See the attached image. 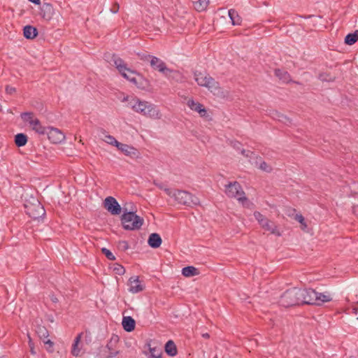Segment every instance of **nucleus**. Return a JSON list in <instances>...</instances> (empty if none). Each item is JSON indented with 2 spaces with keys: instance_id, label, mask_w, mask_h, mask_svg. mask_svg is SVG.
<instances>
[{
  "instance_id": "obj_1",
  "label": "nucleus",
  "mask_w": 358,
  "mask_h": 358,
  "mask_svg": "<svg viewBox=\"0 0 358 358\" xmlns=\"http://www.w3.org/2000/svg\"><path fill=\"white\" fill-rule=\"evenodd\" d=\"M122 101H127L128 106H130L135 112L152 119H160L161 113L157 107L146 101H141L136 97L126 96H124Z\"/></svg>"
},
{
  "instance_id": "obj_2",
  "label": "nucleus",
  "mask_w": 358,
  "mask_h": 358,
  "mask_svg": "<svg viewBox=\"0 0 358 358\" xmlns=\"http://www.w3.org/2000/svg\"><path fill=\"white\" fill-rule=\"evenodd\" d=\"M165 192L180 204L190 207L200 205L199 199L187 191L179 189L172 191L170 189H165Z\"/></svg>"
},
{
  "instance_id": "obj_3",
  "label": "nucleus",
  "mask_w": 358,
  "mask_h": 358,
  "mask_svg": "<svg viewBox=\"0 0 358 358\" xmlns=\"http://www.w3.org/2000/svg\"><path fill=\"white\" fill-rule=\"evenodd\" d=\"M122 227L126 230H137L143 224L144 220L142 217L128 209H124V213L120 217Z\"/></svg>"
},
{
  "instance_id": "obj_4",
  "label": "nucleus",
  "mask_w": 358,
  "mask_h": 358,
  "mask_svg": "<svg viewBox=\"0 0 358 358\" xmlns=\"http://www.w3.org/2000/svg\"><path fill=\"white\" fill-rule=\"evenodd\" d=\"M138 56L141 60L144 62H149L153 70L159 71L165 76H169L173 72V70L166 66V64L164 61L155 56L147 54H143L142 55H138Z\"/></svg>"
},
{
  "instance_id": "obj_5",
  "label": "nucleus",
  "mask_w": 358,
  "mask_h": 358,
  "mask_svg": "<svg viewBox=\"0 0 358 358\" xmlns=\"http://www.w3.org/2000/svg\"><path fill=\"white\" fill-rule=\"evenodd\" d=\"M225 194L229 198H236L243 206L245 205V202L248 201L241 185L236 181L229 182L225 185Z\"/></svg>"
},
{
  "instance_id": "obj_6",
  "label": "nucleus",
  "mask_w": 358,
  "mask_h": 358,
  "mask_svg": "<svg viewBox=\"0 0 358 358\" xmlns=\"http://www.w3.org/2000/svg\"><path fill=\"white\" fill-rule=\"evenodd\" d=\"M298 288L294 287L285 291L280 297L279 303L280 306L288 308L294 306H299Z\"/></svg>"
},
{
  "instance_id": "obj_7",
  "label": "nucleus",
  "mask_w": 358,
  "mask_h": 358,
  "mask_svg": "<svg viewBox=\"0 0 358 358\" xmlns=\"http://www.w3.org/2000/svg\"><path fill=\"white\" fill-rule=\"evenodd\" d=\"M194 77L199 85L206 87L211 92L220 88L219 83L208 73L196 71L194 72Z\"/></svg>"
},
{
  "instance_id": "obj_8",
  "label": "nucleus",
  "mask_w": 358,
  "mask_h": 358,
  "mask_svg": "<svg viewBox=\"0 0 358 358\" xmlns=\"http://www.w3.org/2000/svg\"><path fill=\"white\" fill-rule=\"evenodd\" d=\"M24 206L27 214L34 219L42 217L45 214L43 206L37 199L33 198L32 202H26Z\"/></svg>"
},
{
  "instance_id": "obj_9",
  "label": "nucleus",
  "mask_w": 358,
  "mask_h": 358,
  "mask_svg": "<svg viewBox=\"0 0 358 358\" xmlns=\"http://www.w3.org/2000/svg\"><path fill=\"white\" fill-rule=\"evenodd\" d=\"M298 293L301 305H315L316 303L317 292L315 289L298 288Z\"/></svg>"
},
{
  "instance_id": "obj_10",
  "label": "nucleus",
  "mask_w": 358,
  "mask_h": 358,
  "mask_svg": "<svg viewBox=\"0 0 358 358\" xmlns=\"http://www.w3.org/2000/svg\"><path fill=\"white\" fill-rule=\"evenodd\" d=\"M254 216L264 229L270 231L273 234L280 236V234L279 231H277L276 227L274 224V223L270 221L268 219H267L261 213L255 211L254 213Z\"/></svg>"
},
{
  "instance_id": "obj_11",
  "label": "nucleus",
  "mask_w": 358,
  "mask_h": 358,
  "mask_svg": "<svg viewBox=\"0 0 358 358\" xmlns=\"http://www.w3.org/2000/svg\"><path fill=\"white\" fill-rule=\"evenodd\" d=\"M113 146L117 147L119 151L131 159H138L140 157V152L136 148L127 144L120 143L115 138H113Z\"/></svg>"
},
{
  "instance_id": "obj_12",
  "label": "nucleus",
  "mask_w": 358,
  "mask_h": 358,
  "mask_svg": "<svg viewBox=\"0 0 358 358\" xmlns=\"http://www.w3.org/2000/svg\"><path fill=\"white\" fill-rule=\"evenodd\" d=\"M113 64L117 69L120 74L127 80H129L131 76L136 74V71H132L130 68L127 67V64L120 58H115L113 55Z\"/></svg>"
},
{
  "instance_id": "obj_13",
  "label": "nucleus",
  "mask_w": 358,
  "mask_h": 358,
  "mask_svg": "<svg viewBox=\"0 0 358 358\" xmlns=\"http://www.w3.org/2000/svg\"><path fill=\"white\" fill-rule=\"evenodd\" d=\"M48 139L55 144L60 143L65 139V135L57 128L48 127L46 134Z\"/></svg>"
},
{
  "instance_id": "obj_14",
  "label": "nucleus",
  "mask_w": 358,
  "mask_h": 358,
  "mask_svg": "<svg viewBox=\"0 0 358 358\" xmlns=\"http://www.w3.org/2000/svg\"><path fill=\"white\" fill-rule=\"evenodd\" d=\"M135 75H136V77L131 76L129 80L134 83L138 89L148 90L150 87V81L136 72Z\"/></svg>"
},
{
  "instance_id": "obj_15",
  "label": "nucleus",
  "mask_w": 358,
  "mask_h": 358,
  "mask_svg": "<svg viewBox=\"0 0 358 358\" xmlns=\"http://www.w3.org/2000/svg\"><path fill=\"white\" fill-rule=\"evenodd\" d=\"M129 281V290L134 294L142 292L145 289L144 285L139 280L138 277H131Z\"/></svg>"
},
{
  "instance_id": "obj_16",
  "label": "nucleus",
  "mask_w": 358,
  "mask_h": 358,
  "mask_svg": "<svg viewBox=\"0 0 358 358\" xmlns=\"http://www.w3.org/2000/svg\"><path fill=\"white\" fill-rule=\"evenodd\" d=\"M187 106L191 110L198 112L201 117H205L207 114V111L203 106L199 102H195L194 100H189L187 101Z\"/></svg>"
},
{
  "instance_id": "obj_17",
  "label": "nucleus",
  "mask_w": 358,
  "mask_h": 358,
  "mask_svg": "<svg viewBox=\"0 0 358 358\" xmlns=\"http://www.w3.org/2000/svg\"><path fill=\"white\" fill-rule=\"evenodd\" d=\"M162 243V238L157 233H152L149 236L148 243L152 248H158Z\"/></svg>"
},
{
  "instance_id": "obj_18",
  "label": "nucleus",
  "mask_w": 358,
  "mask_h": 358,
  "mask_svg": "<svg viewBox=\"0 0 358 358\" xmlns=\"http://www.w3.org/2000/svg\"><path fill=\"white\" fill-rule=\"evenodd\" d=\"M122 325L126 331L131 332L135 329L136 322L130 316L123 317Z\"/></svg>"
},
{
  "instance_id": "obj_19",
  "label": "nucleus",
  "mask_w": 358,
  "mask_h": 358,
  "mask_svg": "<svg viewBox=\"0 0 358 358\" xmlns=\"http://www.w3.org/2000/svg\"><path fill=\"white\" fill-rule=\"evenodd\" d=\"M30 126L34 131L40 135L45 134L48 130V127H45L41 125L38 119H34V120H31L30 122Z\"/></svg>"
},
{
  "instance_id": "obj_20",
  "label": "nucleus",
  "mask_w": 358,
  "mask_h": 358,
  "mask_svg": "<svg viewBox=\"0 0 358 358\" xmlns=\"http://www.w3.org/2000/svg\"><path fill=\"white\" fill-rule=\"evenodd\" d=\"M83 334H79L75 338L72 345L71 353L73 356L78 357L80 355L82 347L80 346V342L83 338Z\"/></svg>"
},
{
  "instance_id": "obj_21",
  "label": "nucleus",
  "mask_w": 358,
  "mask_h": 358,
  "mask_svg": "<svg viewBox=\"0 0 358 358\" xmlns=\"http://www.w3.org/2000/svg\"><path fill=\"white\" fill-rule=\"evenodd\" d=\"M23 34H24V36L26 38L33 39L37 36L38 31H37L36 28H35L31 25H27L24 27Z\"/></svg>"
},
{
  "instance_id": "obj_22",
  "label": "nucleus",
  "mask_w": 358,
  "mask_h": 358,
  "mask_svg": "<svg viewBox=\"0 0 358 358\" xmlns=\"http://www.w3.org/2000/svg\"><path fill=\"white\" fill-rule=\"evenodd\" d=\"M332 300V297L329 292L320 293L317 292V300L315 305L321 306L325 302H329Z\"/></svg>"
},
{
  "instance_id": "obj_23",
  "label": "nucleus",
  "mask_w": 358,
  "mask_h": 358,
  "mask_svg": "<svg viewBox=\"0 0 358 358\" xmlns=\"http://www.w3.org/2000/svg\"><path fill=\"white\" fill-rule=\"evenodd\" d=\"M275 76L285 83H288L291 81V76L287 71L275 69Z\"/></svg>"
},
{
  "instance_id": "obj_24",
  "label": "nucleus",
  "mask_w": 358,
  "mask_h": 358,
  "mask_svg": "<svg viewBox=\"0 0 358 358\" xmlns=\"http://www.w3.org/2000/svg\"><path fill=\"white\" fill-rule=\"evenodd\" d=\"M228 14L233 25H240L241 24L242 18L235 9H229Z\"/></svg>"
},
{
  "instance_id": "obj_25",
  "label": "nucleus",
  "mask_w": 358,
  "mask_h": 358,
  "mask_svg": "<svg viewBox=\"0 0 358 358\" xmlns=\"http://www.w3.org/2000/svg\"><path fill=\"white\" fill-rule=\"evenodd\" d=\"M165 352L171 357L177 355L178 350L176 344L171 340H169L165 345Z\"/></svg>"
},
{
  "instance_id": "obj_26",
  "label": "nucleus",
  "mask_w": 358,
  "mask_h": 358,
  "mask_svg": "<svg viewBox=\"0 0 358 358\" xmlns=\"http://www.w3.org/2000/svg\"><path fill=\"white\" fill-rule=\"evenodd\" d=\"M182 274L185 277H192L199 275V271L196 268L188 266L182 269Z\"/></svg>"
},
{
  "instance_id": "obj_27",
  "label": "nucleus",
  "mask_w": 358,
  "mask_h": 358,
  "mask_svg": "<svg viewBox=\"0 0 358 358\" xmlns=\"http://www.w3.org/2000/svg\"><path fill=\"white\" fill-rule=\"evenodd\" d=\"M210 3L209 0H198L193 2L194 8L198 12H202L206 10L208 4Z\"/></svg>"
},
{
  "instance_id": "obj_28",
  "label": "nucleus",
  "mask_w": 358,
  "mask_h": 358,
  "mask_svg": "<svg viewBox=\"0 0 358 358\" xmlns=\"http://www.w3.org/2000/svg\"><path fill=\"white\" fill-rule=\"evenodd\" d=\"M124 209H128L124 203L122 206L113 198V215H119L121 213H124Z\"/></svg>"
},
{
  "instance_id": "obj_29",
  "label": "nucleus",
  "mask_w": 358,
  "mask_h": 358,
  "mask_svg": "<svg viewBox=\"0 0 358 358\" xmlns=\"http://www.w3.org/2000/svg\"><path fill=\"white\" fill-rule=\"evenodd\" d=\"M358 40V30L354 33L348 34L345 38V43L349 45L355 44Z\"/></svg>"
},
{
  "instance_id": "obj_30",
  "label": "nucleus",
  "mask_w": 358,
  "mask_h": 358,
  "mask_svg": "<svg viewBox=\"0 0 358 358\" xmlns=\"http://www.w3.org/2000/svg\"><path fill=\"white\" fill-rule=\"evenodd\" d=\"M15 143L17 146L22 147L27 143V136L22 133L17 134L15 136Z\"/></svg>"
},
{
  "instance_id": "obj_31",
  "label": "nucleus",
  "mask_w": 358,
  "mask_h": 358,
  "mask_svg": "<svg viewBox=\"0 0 358 358\" xmlns=\"http://www.w3.org/2000/svg\"><path fill=\"white\" fill-rule=\"evenodd\" d=\"M98 136L102 141L112 144V136L109 135L103 129H98Z\"/></svg>"
},
{
  "instance_id": "obj_32",
  "label": "nucleus",
  "mask_w": 358,
  "mask_h": 358,
  "mask_svg": "<svg viewBox=\"0 0 358 358\" xmlns=\"http://www.w3.org/2000/svg\"><path fill=\"white\" fill-rule=\"evenodd\" d=\"M318 78L323 82H333L335 80V77L331 76L327 73H321L318 76Z\"/></svg>"
},
{
  "instance_id": "obj_33",
  "label": "nucleus",
  "mask_w": 358,
  "mask_h": 358,
  "mask_svg": "<svg viewBox=\"0 0 358 358\" xmlns=\"http://www.w3.org/2000/svg\"><path fill=\"white\" fill-rule=\"evenodd\" d=\"M113 272L115 274L122 275L125 273V268L117 263L113 264Z\"/></svg>"
},
{
  "instance_id": "obj_34",
  "label": "nucleus",
  "mask_w": 358,
  "mask_h": 358,
  "mask_svg": "<svg viewBox=\"0 0 358 358\" xmlns=\"http://www.w3.org/2000/svg\"><path fill=\"white\" fill-rule=\"evenodd\" d=\"M37 333L41 338H47L49 336L48 330L44 327H40Z\"/></svg>"
},
{
  "instance_id": "obj_35",
  "label": "nucleus",
  "mask_w": 358,
  "mask_h": 358,
  "mask_svg": "<svg viewBox=\"0 0 358 358\" xmlns=\"http://www.w3.org/2000/svg\"><path fill=\"white\" fill-rule=\"evenodd\" d=\"M117 247L119 250L125 251L129 248V244L126 241H121L118 242Z\"/></svg>"
},
{
  "instance_id": "obj_36",
  "label": "nucleus",
  "mask_w": 358,
  "mask_h": 358,
  "mask_svg": "<svg viewBox=\"0 0 358 358\" xmlns=\"http://www.w3.org/2000/svg\"><path fill=\"white\" fill-rule=\"evenodd\" d=\"M104 206L108 211L112 213V196L106 198Z\"/></svg>"
},
{
  "instance_id": "obj_37",
  "label": "nucleus",
  "mask_w": 358,
  "mask_h": 358,
  "mask_svg": "<svg viewBox=\"0 0 358 358\" xmlns=\"http://www.w3.org/2000/svg\"><path fill=\"white\" fill-rule=\"evenodd\" d=\"M259 168L267 173H270L272 171V168L271 166H269L266 162H262L259 166Z\"/></svg>"
},
{
  "instance_id": "obj_38",
  "label": "nucleus",
  "mask_w": 358,
  "mask_h": 358,
  "mask_svg": "<svg viewBox=\"0 0 358 358\" xmlns=\"http://www.w3.org/2000/svg\"><path fill=\"white\" fill-rule=\"evenodd\" d=\"M21 117L29 124L31 120H34V119H33V113H23L21 114Z\"/></svg>"
},
{
  "instance_id": "obj_39",
  "label": "nucleus",
  "mask_w": 358,
  "mask_h": 358,
  "mask_svg": "<svg viewBox=\"0 0 358 358\" xmlns=\"http://www.w3.org/2000/svg\"><path fill=\"white\" fill-rule=\"evenodd\" d=\"M43 343L45 345V348L48 352H52L53 351L54 343L50 340L48 339L46 341H43Z\"/></svg>"
},
{
  "instance_id": "obj_40",
  "label": "nucleus",
  "mask_w": 358,
  "mask_h": 358,
  "mask_svg": "<svg viewBox=\"0 0 358 358\" xmlns=\"http://www.w3.org/2000/svg\"><path fill=\"white\" fill-rule=\"evenodd\" d=\"M241 154L243 155H244L245 157L250 158V159L252 158V157L257 158V157L256 156V155L253 152H251L250 150H246L245 149L241 150Z\"/></svg>"
},
{
  "instance_id": "obj_41",
  "label": "nucleus",
  "mask_w": 358,
  "mask_h": 358,
  "mask_svg": "<svg viewBox=\"0 0 358 358\" xmlns=\"http://www.w3.org/2000/svg\"><path fill=\"white\" fill-rule=\"evenodd\" d=\"M151 356L155 358H161V352L156 348H150Z\"/></svg>"
},
{
  "instance_id": "obj_42",
  "label": "nucleus",
  "mask_w": 358,
  "mask_h": 358,
  "mask_svg": "<svg viewBox=\"0 0 358 358\" xmlns=\"http://www.w3.org/2000/svg\"><path fill=\"white\" fill-rule=\"evenodd\" d=\"M83 334V338H84L85 342L88 344L92 341V335L90 331H86L85 332H82Z\"/></svg>"
},
{
  "instance_id": "obj_43",
  "label": "nucleus",
  "mask_w": 358,
  "mask_h": 358,
  "mask_svg": "<svg viewBox=\"0 0 358 358\" xmlns=\"http://www.w3.org/2000/svg\"><path fill=\"white\" fill-rule=\"evenodd\" d=\"M278 120L284 122L285 124H288V123L290 124L291 123V120L282 114L278 115Z\"/></svg>"
},
{
  "instance_id": "obj_44",
  "label": "nucleus",
  "mask_w": 358,
  "mask_h": 358,
  "mask_svg": "<svg viewBox=\"0 0 358 358\" xmlns=\"http://www.w3.org/2000/svg\"><path fill=\"white\" fill-rule=\"evenodd\" d=\"M101 250L102 253L104 254L109 260H112V252L110 250L106 248H102Z\"/></svg>"
},
{
  "instance_id": "obj_45",
  "label": "nucleus",
  "mask_w": 358,
  "mask_h": 358,
  "mask_svg": "<svg viewBox=\"0 0 358 358\" xmlns=\"http://www.w3.org/2000/svg\"><path fill=\"white\" fill-rule=\"evenodd\" d=\"M295 220L296 221H298L299 223H301L302 225H303L305 227H307L306 222H305V220H304V217L302 215L299 214H296V216H295Z\"/></svg>"
},
{
  "instance_id": "obj_46",
  "label": "nucleus",
  "mask_w": 358,
  "mask_h": 358,
  "mask_svg": "<svg viewBox=\"0 0 358 358\" xmlns=\"http://www.w3.org/2000/svg\"><path fill=\"white\" fill-rule=\"evenodd\" d=\"M44 10L48 13V19L51 17V14L52 13L53 8L50 4H46L44 6Z\"/></svg>"
},
{
  "instance_id": "obj_47",
  "label": "nucleus",
  "mask_w": 358,
  "mask_h": 358,
  "mask_svg": "<svg viewBox=\"0 0 358 358\" xmlns=\"http://www.w3.org/2000/svg\"><path fill=\"white\" fill-rule=\"evenodd\" d=\"M6 92L8 94H12L14 92H15V88L14 87L10 86V85H6Z\"/></svg>"
},
{
  "instance_id": "obj_48",
  "label": "nucleus",
  "mask_w": 358,
  "mask_h": 358,
  "mask_svg": "<svg viewBox=\"0 0 358 358\" xmlns=\"http://www.w3.org/2000/svg\"><path fill=\"white\" fill-rule=\"evenodd\" d=\"M231 144L233 145V147L237 150H239L240 149V146H241V143H239L238 141H234V142H231Z\"/></svg>"
},
{
  "instance_id": "obj_49",
  "label": "nucleus",
  "mask_w": 358,
  "mask_h": 358,
  "mask_svg": "<svg viewBox=\"0 0 358 358\" xmlns=\"http://www.w3.org/2000/svg\"><path fill=\"white\" fill-rule=\"evenodd\" d=\"M119 10V5L117 3H113V13H116Z\"/></svg>"
},
{
  "instance_id": "obj_50",
  "label": "nucleus",
  "mask_w": 358,
  "mask_h": 358,
  "mask_svg": "<svg viewBox=\"0 0 358 358\" xmlns=\"http://www.w3.org/2000/svg\"><path fill=\"white\" fill-rule=\"evenodd\" d=\"M106 348L108 349V350L110 351V343H108L107 344V346L106 348H103L102 350H101L100 351V354L103 352H106Z\"/></svg>"
},
{
  "instance_id": "obj_51",
  "label": "nucleus",
  "mask_w": 358,
  "mask_h": 358,
  "mask_svg": "<svg viewBox=\"0 0 358 358\" xmlns=\"http://www.w3.org/2000/svg\"><path fill=\"white\" fill-rule=\"evenodd\" d=\"M29 1L35 3L36 5H39L41 3L40 0H29Z\"/></svg>"
},
{
  "instance_id": "obj_52",
  "label": "nucleus",
  "mask_w": 358,
  "mask_h": 358,
  "mask_svg": "<svg viewBox=\"0 0 358 358\" xmlns=\"http://www.w3.org/2000/svg\"><path fill=\"white\" fill-rule=\"evenodd\" d=\"M109 57H110L109 54H106L104 56L105 60L108 61V62H109Z\"/></svg>"
},
{
  "instance_id": "obj_53",
  "label": "nucleus",
  "mask_w": 358,
  "mask_h": 358,
  "mask_svg": "<svg viewBox=\"0 0 358 358\" xmlns=\"http://www.w3.org/2000/svg\"><path fill=\"white\" fill-rule=\"evenodd\" d=\"M203 338H208L210 337L209 334L208 333L203 334L202 335Z\"/></svg>"
},
{
  "instance_id": "obj_54",
  "label": "nucleus",
  "mask_w": 358,
  "mask_h": 358,
  "mask_svg": "<svg viewBox=\"0 0 358 358\" xmlns=\"http://www.w3.org/2000/svg\"><path fill=\"white\" fill-rule=\"evenodd\" d=\"M30 348H31V352L32 354H35V352H34V348H33L31 345H30Z\"/></svg>"
},
{
  "instance_id": "obj_55",
  "label": "nucleus",
  "mask_w": 358,
  "mask_h": 358,
  "mask_svg": "<svg viewBox=\"0 0 358 358\" xmlns=\"http://www.w3.org/2000/svg\"><path fill=\"white\" fill-rule=\"evenodd\" d=\"M117 354V352H116L115 353L113 352V356L115 357Z\"/></svg>"
},
{
  "instance_id": "obj_56",
  "label": "nucleus",
  "mask_w": 358,
  "mask_h": 358,
  "mask_svg": "<svg viewBox=\"0 0 358 358\" xmlns=\"http://www.w3.org/2000/svg\"><path fill=\"white\" fill-rule=\"evenodd\" d=\"M349 358H355V357H350Z\"/></svg>"
},
{
  "instance_id": "obj_57",
  "label": "nucleus",
  "mask_w": 358,
  "mask_h": 358,
  "mask_svg": "<svg viewBox=\"0 0 358 358\" xmlns=\"http://www.w3.org/2000/svg\"><path fill=\"white\" fill-rule=\"evenodd\" d=\"M357 319H358V317H357Z\"/></svg>"
}]
</instances>
